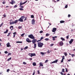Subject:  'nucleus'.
<instances>
[{
    "mask_svg": "<svg viewBox=\"0 0 75 75\" xmlns=\"http://www.w3.org/2000/svg\"><path fill=\"white\" fill-rule=\"evenodd\" d=\"M38 47H40V48H42V46L44 45V44L41 42H38Z\"/></svg>",
    "mask_w": 75,
    "mask_h": 75,
    "instance_id": "obj_1",
    "label": "nucleus"
},
{
    "mask_svg": "<svg viewBox=\"0 0 75 75\" xmlns=\"http://www.w3.org/2000/svg\"><path fill=\"white\" fill-rule=\"evenodd\" d=\"M28 37H29V38H31V39H35V37L32 34L28 35Z\"/></svg>",
    "mask_w": 75,
    "mask_h": 75,
    "instance_id": "obj_2",
    "label": "nucleus"
},
{
    "mask_svg": "<svg viewBox=\"0 0 75 75\" xmlns=\"http://www.w3.org/2000/svg\"><path fill=\"white\" fill-rule=\"evenodd\" d=\"M28 55L30 57H34L36 55L35 53H29Z\"/></svg>",
    "mask_w": 75,
    "mask_h": 75,
    "instance_id": "obj_3",
    "label": "nucleus"
},
{
    "mask_svg": "<svg viewBox=\"0 0 75 75\" xmlns=\"http://www.w3.org/2000/svg\"><path fill=\"white\" fill-rule=\"evenodd\" d=\"M36 41H37V39H34L31 41L33 43V44H35V42H36Z\"/></svg>",
    "mask_w": 75,
    "mask_h": 75,
    "instance_id": "obj_4",
    "label": "nucleus"
},
{
    "mask_svg": "<svg viewBox=\"0 0 75 75\" xmlns=\"http://www.w3.org/2000/svg\"><path fill=\"white\" fill-rule=\"evenodd\" d=\"M26 41L28 42H31V41L30 40V39L29 38H27L26 39Z\"/></svg>",
    "mask_w": 75,
    "mask_h": 75,
    "instance_id": "obj_5",
    "label": "nucleus"
},
{
    "mask_svg": "<svg viewBox=\"0 0 75 75\" xmlns=\"http://www.w3.org/2000/svg\"><path fill=\"white\" fill-rule=\"evenodd\" d=\"M27 1H25V2H23V3H21V2L20 3V6H21V5H23V4H25V3H27Z\"/></svg>",
    "mask_w": 75,
    "mask_h": 75,
    "instance_id": "obj_6",
    "label": "nucleus"
},
{
    "mask_svg": "<svg viewBox=\"0 0 75 75\" xmlns=\"http://www.w3.org/2000/svg\"><path fill=\"white\" fill-rule=\"evenodd\" d=\"M58 59L56 60L55 61H53L51 62L52 64H54L55 63H57V62H58Z\"/></svg>",
    "mask_w": 75,
    "mask_h": 75,
    "instance_id": "obj_7",
    "label": "nucleus"
},
{
    "mask_svg": "<svg viewBox=\"0 0 75 75\" xmlns=\"http://www.w3.org/2000/svg\"><path fill=\"white\" fill-rule=\"evenodd\" d=\"M56 30H57V28H53V29L52 30V32H53V33H54V32L56 31Z\"/></svg>",
    "mask_w": 75,
    "mask_h": 75,
    "instance_id": "obj_8",
    "label": "nucleus"
},
{
    "mask_svg": "<svg viewBox=\"0 0 75 75\" xmlns=\"http://www.w3.org/2000/svg\"><path fill=\"white\" fill-rule=\"evenodd\" d=\"M10 43L9 42H8L6 44V46L7 47H11V45H10Z\"/></svg>",
    "mask_w": 75,
    "mask_h": 75,
    "instance_id": "obj_9",
    "label": "nucleus"
},
{
    "mask_svg": "<svg viewBox=\"0 0 75 75\" xmlns=\"http://www.w3.org/2000/svg\"><path fill=\"white\" fill-rule=\"evenodd\" d=\"M74 41V39H71V40L69 41V43L70 44H71L72 43V42Z\"/></svg>",
    "mask_w": 75,
    "mask_h": 75,
    "instance_id": "obj_10",
    "label": "nucleus"
},
{
    "mask_svg": "<svg viewBox=\"0 0 75 75\" xmlns=\"http://www.w3.org/2000/svg\"><path fill=\"white\" fill-rule=\"evenodd\" d=\"M18 21H20V22H23V20L21 18H20L18 20Z\"/></svg>",
    "mask_w": 75,
    "mask_h": 75,
    "instance_id": "obj_11",
    "label": "nucleus"
},
{
    "mask_svg": "<svg viewBox=\"0 0 75 75\" xmlns=\"http://www.w3.org/2000/svg\"><path fill=\"white\" fill-rule=\"evenodd\" d=\"M60 45L61 46H62L64 45V43L62 42L61 41L59 43Z\"/></svg>",
    "mask_w": 75,
    "mask_h": 75,
    "instance_id": "obj_12",
    "label": "nucleus"
},
{
    "mask_svg": "<svg viewBox=\"0 0 75 75\" xmlns=\"http://www.w3.org/2000/svg\"><path fill=\"white\" fill-rule=\"evenodd\" d=\"M32 24H35V20H34V19H32Z\"/></svg>",
    "mask_w": 75,
    "mask_h": 75,
    "instance_id": "obj_13",
    "label": "nucleus"
},
{
    "mask_svg": "<svg viewBox=\"0 0 75 75\" xmlns=\"http://www.w3.org/2000/svg\"><path fill=\"white\" fill-rule=\"evenodd\" d=\"M52 38H53L52 40H53V41H54L55 40V38H57V36L53 37H52Z\"/></svg>",
    "mask_w": 75,
    "mask_h": 75,
    "instance_id": "obj_14",
    "label": "nucleus"
},
{
    "mask_svg": "<svg viewBox=\"0 0 75 75\" xmlns=\"http://www.w3.org/2000/svg\"><path fill=\"white\" fill-rule=\"evenodd\" d=\"M14 24V21L11 22L10 23V25H11L12 24Z\"/></svg>",
    "mask_w": 75,
    "mask_h": 75,
    "instance_id": "obj_15",
    "label": "nucleus"
},
{
    "mask_svg": "<svg viewBox=\"0 0 75 75\" xmlns=\"http://www.w3.org/2000/svg\"><path fill=\"white\" fill-rule=\"evenodd\" d=\"M10 29H11V31H12V30H13V26H11V27H10Z\"/></svg>",
    "mask_w": 75,
    "mask_h": 75,
    "instance_id": "obj_16",
    "label": "nucleus"
},
{
    "mask_svg": "<svg viewBox=\"0 0 75 75\" xmlns=\"http://www.w3.org/2000/svg\"><path fill=\"white\" fill-rule=\"evenodd\" d=\"M18 20H16L14 22V24H17V23L18 22Z\"/></svg>",
    "mask_w": 75,
    "mask_h": 75,
    "instance_id": "obj_17",
    "label": "nucleus"
},
{
    "mask_svg": "<svg viewBox=\"0 0 75 75\" xmlns=\"http://www.w3.org/2000/svg\"><path fill=\"white\" fill-rule=\"evenodd\" d=\"M39 64L40 65V67H43V64H42V63H40Z\"/></svg>",
    "mask_w": 75,
    "mask_h": 75,
    "instance_id": "obj_18",
    "label": "nucleus"
},
{
    "mask_svg": "<svg viewBox=\"0 0 75 75\" xmlns=\"http://www.w3.org/2000/svg\"><path fill=\"white\" fill-rule=\"evenodd\" d=\"M34 48H36V47H37V44L35 43L34 44Z\"/></svg>",
    "mask_w": 75,
    "mask_h": 75,
    "instance_id": "obj_19",
    "label": "nucleus"
},
{
    "mask_svg": "<svg viewBox=\"0 0 75 75\" xmlns=\"http://www.w3.org/2000/svg\"><path fill=\"white\" fill-rule=\"evenodd\" d=\"M60 23L61 24L62 23H65V21H61L60 22Z\"/></svg>",
    "mask_w": 75,
    "mask_h": 75,
    "instance_id": "obj_20",
    "label": "nucleus"
},
{
    "mask_svg": "<svg viewBox=\"0 0 75 75\" xmlns=\"http://www.w3.org/2000/svg\"><path fill=\"white\" fill-rule=\"evenodd\" d=\"M8 30H6V31L4 32V34H6V33H8Z\"/></svg>",
    "mask_w": 75,
    "mask_h": 75,
    "instance_id": "obj_21",
    "label": "nucleus"
},
{
    "mask_svg": "<svg viewBox=\"0 0 75 75\" xmlns=\"http://www.w3.org/2000/svg\"><path fill=\"white\" fill-rule=\"evenodd\" d=\"M22 19V20H23V19H24V18H25V16H22L21 17V18Z\"/></svg>",
    "mask_w": 75,
    "mask_h": 75,
    "instance_id": "obj_22",
    "label": "nucleus"
},
{
    "mask_svg": "<svg viewBox=\"0 0 75 75\" xmlns=\"http://www.w3.org/2000/svg\"><path fill=\"white\" fill-rule=\"evenodd\" d=\"M33 65L34 66H36V63L34 62L33 63Z\"/></svg>",
    "mask_w": 75,
    "mask_h": 75,
    "instance_id": "obj_23",
    "label": "nucleus"
},
{
    "mask_svg": "<svg viewBox=\"0 0 75 75\" xmlns=\"http://www.w3.org/2000/svg\"><path fill=\"white\" fill-rule=\"evenodd\" d=\"M22 42H23L22 41H17L16 42V43H22Z\"/></svg>",
    "mask_w": 75,
    "mask_h": 75,
    "instance_id": "obj_24",
    "label": "nucleus"
},
{
    "mask_svg": "<svg viewBox=\"0 0 75 75\" xmlns=\"http://www.w3.org/2000/svg\"><path fill=\"white\" fill-rule=\"evenodd\" d=\"M11 57H10L8 59L7 61H9L10 60H11Z\"/></svg>",
    "mask_w": 75,
    "mask_h": 75,
    "instance_id": "obj_25",
    "label": "nucleus"
},
{
    "mask_svg": "<svg viewBox=\"0 0 75 75\" xmlns=\"http://www.w3.org/2000/svg\"><path fill=\"white\" fill-rule=\"evenodd\" d=\"M61 39L62 40V41H65V39L63 38H61Z\"/></svg>",
    "mask_w": 75,
    "mask_h": 75,
    "instance_id": "obj_26",
    "label": "nucleus"
},
{
    "mask_svg": "<svg viewBox=\"0 0 75 75\" xmlns=\"http://www.w3.org/2000/svg\"><path fill=\"white\" fill-rule=\"evenodd\" d=\"M28 48V46H26L24 48V50H27Z\"/></svg>",
    "mask_w": 75,
    "mask_h": 75,
    "instance_id": "obj_27",
    "label": "nucleus"
},
{
    "mask_svg": "<svg viewBox=\"0 0 75 75\" xmlns=\"http://www.w3.org/2000/svg\"><path fill=\"white\" fill-rule=\"evenodd\" d=\"M34 16L33 15H31V18H34Z\"/></svg>",
    "mask_w": 75,
    "mask_h": 75,
    "instance_id": "obj_28",
    "label": "nucleus"
},
{
    "mask_svg": "<svg viewBox=\"0 0 75 75\" xmlns=\"http://www.w3.org/2000/svg\"><path fill=\"white\" fill-rule=\"evenodd\" d=\"M64 54L65 55V56H67V52H64Z\"/></svg>",
    "mask_w": 75,
    "mask_h": 75,
    "instance_id": "obj_29",
    "label": "nucleus"
},
{
    "mask_svg": "<svg viewBox=\"0 0 75 75\" xmlns=\"http://www.w3.org/2000/svg\"><path fill=\"white\" fill-rule=\"evenodd\" d=\"M45 41H48V40H49V39L48 38H47L46 39H45Z\"/></svg>",
    "mask_w": 75,
    "mask_h": 75,
    "instance_id": "obj_30",
    "label": "nucleus"
},
{
    "mask_svg": "<svg viewBox=\"0 0 75 75\" xmlns=\"http://www.w3.org/2000/svg\"><path fill=\"white\" fill-rule=\"evenodd\" d=\"M62 59H65V56H63L62 57Z\"/></svg>",
    "mask_w": 75,
    "mask_h": 75,
    "instance_id": "obj_31",
    "label": "nucleus"
},
{
    "mask_svg": "<svg viewBox=\"0 0 75 75\" xmlns=\"http://www.w3.org/2000/svg\"><path fill=\"white\" fill-rule=\"evenodd\" d=\"M24 34H25V33H23V34H22L21 35V36L22 37H23V36L24 35Z\"/></svg>",
    "mask_w": 75,
    "mask_h": 75,
    "instance_id": "obj_32",
    "label": "nucleus"
},
{
    "mask_svg": "<svg viewBox=\"0 0 75 75\" xmlns=\"http://www.w3.org/2000/svg\"><path fill=\"white\" fill-rule=\"evenodd\" d=\"M62 72H65V69H62Z\"/></svg>",
    "mask_w": 75,
    "mask_h": 75,
    "instance_id": "obj_33",
    "label": "nucleus"
},
{
    "mask_svg": "<svg viewBox=\"0 0 75 75\" xmlns=\"http://www.w3.org/2000/svg\"><path fill=\"white\" fill-rule=\"evenodd\" d=\"M19 10H21V11H23V10H24V9L22 8H20Z\"/></svg>",
    "mask_w": 75,
    "mask_h": 75,
    "instance_id": "obj_34",
    "label": "nucleus"
},
{
    "mask_svg": "<svg viewBox=\"0 0 75 75\" xmlns=\"http://www.w3.org/2000/svg\"><path fill=\"white\" fill-rule=\"evenodd\" d=\"M50 35V34H48V33H47L46 35V36H49Z\"/></svg>",
    "mask_w": 75,
    "mask_h": 75,
    "instance_id": "obj_35",
    "label": "nucleus"
},
{
    "mask_svg": "<svg viewBox=\"0 0 75 75\" xmlns=\"http://www.w3.org/2000/svg\"><path fill=\"white\" fill-rule=\"evenodd\" d=\"M3 23H2L1 25H0V28L1 27V26H2V25H3Z\"/></svg>",
    "mask_w": 75,
    "mask_h": 75,
    "instance_id": "obj_36",
    "label": "nucleus"
},
{
    "mask_svg": "<svg viewBox=\"0 0 75 75\" xmlns=\"http://www.w3.org/2000/svg\"><path fill=\"white\" fill-rule=\"evenodd\" d=\"M68 8V5H66V6H65V8Z\"/></svg>",
    "mask_w": 75,
    "mask_h": 75,
    "instance_id": "obj_37",
    "label": "nucleus"
},
{
    "mask_svg": "<svg viewBox=\"0 0 75 75\" xmlns=\"http://www.w3.org/2000/svg\"><path fill=\"white\" fill-rule=\"evenodd\" d=\"M40 54L42 55H44V53L43 52H40Z\"/></svg>",
    "mask_w": 75,
    "mask_h": 75,
    "instance_id": "obj_38",
    "label": "nucleus"
},
{
    "mask_svg": "<svg viewBox=\"0 0 75 75\" xmlns=\"http://www.w3.org/2000/svg\"><path fill=\"white\" fill-rule=\"evenodd\" d=\"M17 5H15V6H14V8H16V7H17Z\"/></svg>",
    "mask_w": 75,
    "mask_h": 75,
    "instance_id": "obj_39",
    "label": "nucleus"
},
{
    "mask_svg": "<svg viewBox=\"0 0 75 75\" xmlns=\"http://www.w3.org/2000/svg\"><path fill=\"white\" fill-rule=\"evenodd\" d=\"M5 54H8V52L7 51H5L4 52Z\"/></svg>",
    "mask_w": 75,
    "mask_h": 75,
    "instance_id": "obj_40",
    "label": "nucleus"
},
{
    "mask_svg": "<svg viewBox=\"0 0 75 75\" xmlns=\"http://www.w3.org/2000/svg\"><path fill=\"white\" fill-rule=\"evenodd\" d=\"M43 38H44L42 37H41L40 40L41 41V40H42V39H43Z\"/></svg>",
    "mask_w": 75,
    "mask_h": 75,
    "instance_id": "obj_41",
    "label": "nucleus"
},
{
    "mask_svg": "<svg viewBox=\"0 0 75 75\" xmlns=\"http://www.w3.org/2000/svg\"><path fill=\"white\" fill-rule=\"evenodd\" d=\"M20 7L21 8H24V6H20Z\"/></svg>",
    "mask_w": 75,
    "mask_h": 75,
    "instance_id": "obj_42",
    "label": "nucleus"
},
{
    "mask_svg": "<svg viewBox=\"0 0 75 75\" xmlns=\"http://www.w3.org/2000/svg\"><path fill=\"white\" fill-rule=\"evenodd\" d=\"M23 64H24V65H26V62H23Z\"/></svg>",
    "mask_w": 75,
    "mask_h": 75,
    "instance_id": "obj_43",
    "label": "nucleus"
},
{
    "mask_svg": "<svg viewBox=\"0 0 75 75\" xmlns=\"http://www.w3.org/2000/svg\"><path fill=\"white\" fill-rule=\"evenodd\" d=\"M40 34H41V33H43V31L41 30L40 32Z\"/></svg>",
    "mask_w": 75,
    "mask_h": 75,
    "instance_id": "obj_44",
    "label": "nucleus"
},
{
    "mask_svg": "<svg viewBox=\"0 0 75 75\" xmlns=\"http://www.w3.org/2000/svg\"><path fill=\"white\" fill-rule=\"evenodd\" d=\"M18 28H19V29H21V26H18Z\"/></svg>",
    "mask_w": 75,
    "mask_h": 75,
    "instance_id": "obj_45",
    "label": "nucleus"
},
{
    "mask_svg": "<svg viewBox=\"0 0 75 75\" xmlns=\"http://www.w3.org/2000/svg\"><path fill=\"white\" fill-rule=\"evenodd\" d=\"M48 62V60H46L45 61V63H47V62Z\"/></svg>",
    "mask_w": 75,
    "mask_h": 75,
    "instance_id": "obj_46",
    "label": "nucleus"
},
{
    "mask_svg": "<svg viewBox=\"0 0 75 75\" xmlns=\"http://www.w3.org/2000/svg\"><path fill=\"white\" fill-rule=\"evenodd\" d=\"M11 2L12 3H15V1H14V0H12Z\"/></svg>",
    "mask_w": 75,
    "mask_h": 75,
    "instance_id": "obj_47",
    "label": "nucleus"
},
{
    "mask_svg": "<svg viewBox=\"0 0 75 75\" xmlns=\"http://www.w3.org/2000/svg\"><path fill=\"white\" fill-rule=\"evenodd\" d=\"M40 41H41L40 39V40H38L37 41V42H40Z\"/></svg>",
    "mask_w": 75,
    "mask_h": 75,
    "instance_id": "obj_48",
    "label": "nucleus"
},
{
    "mask_svg": "<svg viewBox=\"0 0 75 75\" xmlns=\"http://www.w3.org/2000/svg\"><path fill=\"white\" fill-rule=\"evenodd\" d=\"M11 54L10 53H8V55H11Z\"/></svg>",
    "mask_w": 75,
    "mask_h": 75,
    "instance_id": "obj_49",
    "label": "nucleus"
},
{
    "mask_svg": "<svg viewBox=\"0 0 75 75\" xmlns=\"http://www.w3.org/2000/svg\"><path fill=\"white\" fill-rule=\"evenodd\" d=\"M71 55H72V57H74V55H75V54H71Z\"/></svg>",
    "mask_w": 75,
    "mask_h": 75,
    "instance_id": "obj_50",
    "label": "nucleus"
},
{
    "mask_svg": "<svg viewBox=\"0 0 75 75\" xmlns=\"http://www.w3.org/2000/svg\"><path fill=\"white\" fill-rule=\"evenodd\" d=\"M35 70H34V71L33 72V75H34V74H35Z\"/></svg>",
    "mask_w": 75,
    "mask_h": 75,
    "instance_id": "obj_51",
    "label": "nucleus"
},
{
    "mask_svg": "<svg viewBox=\"0 0 75 75\" xmlns=\"http://www.w3.org/2000/svg\"><path fill=\"white\" fill-rule=\"evenodd\" d=\"M14 3L13 2H10V4H14Z\"/></svg>",
    "mask_w": 75,
    "mask_h": 75,
    "instance_id": "obj_52",
    "label": "nucleus"
},
{
    "mask_svg": "<svg viewBox=\"0 0 75 75\" xmlns=\"http://www.w3.org/2000/svg\"><path fill=\"white\" fill-rule=\"evenodd\" d=\"M13 34L14 35H16V32H15L14 33H13Z\"/></svg>",
    "mask_w": 75,
    "mask_h": 75,
    "instance_id": "obj_53",
    "label": "nucleus"
},
{
    "mask_svg": "<svg viewBox=\"0 0 75 75\" xmlns=\"http://www.w3.org/2000/svg\"><path fill=\"white\" fill-rule=\"evenodd\" d=\"M60 74L61 75H64V74H63V73H62V72H60Z\"/></svg>",
    "mask_w": 75,
    "mask_h": 75,
    "instance_id": "obj_54",
    "label": "nucleus"
},
{
    "mask_svg": "<svg viewBox=\"0 0 75 75\" xmlns=\"http://www.w3.org/2000/svg\"><path fill=\"white\" fill-rule=\"evenodd\" d=\"M67 39H68L69 38V36H67L66 37Z\"/></svg>",
    "mask_w": 75,
    "mask_h": 75,
    "instance_id": "obj_55",
    "label": "nucleus"
},
{
    "mask_svg": "<svg viewBox=\"0 0 75 75\" xmlns=\"http://www.w3.org/2000/svg\"><path fill=\"white\" fill-rule=\"evenodd\" d=\"M38 74H40V71L39 70L38 71Z\"/></svg>",
    "mask_w": 75,
    "mask_h": 75,
    "instance_id": "obj_56",
    "label": "nucleus"
},
{
    "mask_svg": "<svg viewBox=\"0 0 75 75\" xmlns=\"http://www.w3.org/2000/svg\"><path fill=\"white\" fill-rule=\"evenodd\" d=\"M10 71V69H8L7 70V72H8V71Z\"/></svg>",
    "mask_w": 75,
    "mask_h": 75,
    "instance_id": "obj_57",
    "label": "nucleus"
},
{
    "mask_svg": "<svg viewBox=\"0 0 75 75\" xmlns=\"http://www.w3.org/2000/svg\"><path fill=\"white\" fill-rule=\"evenodd\" d=\"M63 61H64V59H62L61 61V62H62Z\"/></svg>",
    "mask_w": 75,
    "mask_h": 75,
    "instance_id": "obj_58",
    "label": "nucleus"
},
{
    "mask_svg": "<svg viewBox=\"0 0 75 75\" xmlns=\"http://www.w3.org/2000/svg\"><path fill=\"white\" fill-rule=\"evenodd\" d=\"M68 17H71V15L70 14H69L68 15Z\"/></svg>",
    "mask_w": 75,
    "mask_h": 75,
    "instance_id": "obj_59",
    "label": "nucleus"
},
{
    "mask_svg": "<svg viewBox=\"0 0 75 75\" xmlns=\"http://www.w3.org/2000/svg\"><path fill=\"white\" fill-rule=\"evenodd\" d=\"M65 69H66V71L67 72H68V70H67V69L66 68Z\"/></svg>",
    "mask_w": 75,
    "mask_h": 75,
    "instance_id": "obj_60",
    "label": "nucleus"
},
{
    "mask_svg": "<svg viewBox=\"0 0 75 75\" xmlns=\"http://www.w3.org/2000/svg\"><path fill=\"white\" fill-rule=\"evenodd\" d=\"M27 17H25V19H24V21H25V20H27Z\"/></svg>",
    "mask_w": 75,
    "mask_h": 75,
    "instance_id": "obj_61",
    "label": "nucleus"
},
{
    "mask_svg": "<svg viewBox=\"0 0 75 75\" xmlns=\"http://www.w3.org/2000/svg\"><path fill=\"white\" fill-rule=\"evenodd\" d=\"M5 3H6V2H2V4H4Z\"/></svg>",
    "mask_w": 75,
    "mask_h": 75,
    "instance_id": "obj_62",
    "label": "nucleus"
},
{
    "mask_svg": "<svg viewBox=\"0 0 75 75\" xmlns=\"http://www.w3.org/2000/svg\"><path fill=\"white\" fill-rule=\"evenodd\" d=\"M3 16H4V17H5L6 16L5 14H4V15H3Z\"/></svg>",
    "mask_w": 75,
    "mask_h": 75,
    "instance_id": "obj_63",
    "label": "nucleus"
},
{
    "mask_svg": "<svg viewBox=\"0 0 75 75\" xmlns=\"http://www.w3.org/2000/svg\"><path fill=\"white\" fill-rule=\"evenodd\" d=\"M47 53H48V54H50V51H49V50H48V51H47Z\"/></svg>",
    "mask_w": 75,
    "mask_h": 75,
    "instance_id": "obj_64",
    "label": "nucleus"
}]
</instances>
